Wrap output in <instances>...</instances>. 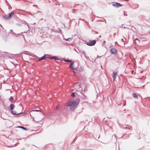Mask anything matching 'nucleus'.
I'll return each mask as SVG.
<instances>
[{
    "label": "nucleus",
    "mask_w": 150,
    "mask_h": 150,
    "mask_svg": "<svg viewBox=\"0 0 150 150\" xmlns=\"http://www.w3.org/2000/svg\"><path fill=\"white\" fill-rule=\"evenodd\" d=\"M11 113L13 114L14 115H20V114H21L22 113L21 112V113H18V114H17L16 111H13L12 110H11Z\"/></svg>",
    "instance_id": "obj_9"
},
{
    "label": "nucleus",
    "mask_w": 150,
    "mask_h": 150,
    "mask_svg": "<svg viewBox=\"0 0 150 150\" xmlns=\"http://www.w3.org/2000/svg\"><path fill=\"white\" fill-rule=\"evenodd\" d=\"M82 53L83 54H84V55H85V52H84V51H82Z\"/></svg>",
    "instance_id": "obj_26"
},
{
    "label": "nucleus",
    "mask_w": 150,
    "mask_h": 150,
    "mask_svg": "<svg viewBox=\"0 0 150 150\" xmlns=\"http://www.w3.org/2000/svg\"><path fill=\"white\" fill-rule=\"evenodd\" d=\"M116 50L115 48H112L110 50V52L112 54H115L116 53Z\"/></svg>",
    "instance_id": "obj_6"
},
{
    "label": "nucleus",
    "mask_w": 150,
    "mask_h": 150,
    "mask_svg": "<svg viewBox=\"0 0 150 150\" xmlns=\"http://www.w3.org/2000/svg\"><path fill=\"white\" fill-rule=\"evenodd\" d=\"M97 57H101L100 56H98V55H97Z\"/></svg>",
    "instance_id": "obj_34"
},
{
    "label": "nucleus",
    "mask_w": 150,
    "mask_h": 150,
    "mask_svg": "<svg viewBox=\"0 0 150 150\" xmlns=\"http://www.w3.org/2000/svg\"><path fill=\"white\" fill-rule=\"evenodd\" d=\"M124 15H125V16H127V15L125 13V12L124 13Z\"/></svg>",
    "instance_id": "obj_30"
},
{
    "label": "nucleus",
    "mask_w": 150,
    "mask_h": 150,
    "mask_svg": "<svg viewBox=\"0 0 150 150\" xmlns=\"http://www.w3.org/2000/svg\"><path fill=\"white\" fill-rule=\"evenodd\" d=\"M9 100L11 101H12L13 100V98L12 96H11L10 98H9Z\"/></svg>",
    "instance_id": "obj_18"
},
{
    "label": "nucleus",
    "mask_w": 150,
    "mask_h": 150,
    "mask_svg": "<svg viewBox=\"0 0 150 150\" xmlns=\"http://www.w3.org/2000/svg\"><path fill=\"white\" fill-rule=\"evenodd\" d=\"M40 11H38L36 13H37H37H40Z\"/></svg>",
    "instance_id": "obj_28"
},
{
    "label": "nucleus",
    "mask_w": 150,
    "mask_h": 150,
    "mask_svg": "<svg viewBox=\"0 0 150 150\" xmlns=\"http://www.w3.org/2000/svg\"><path fill=\"white\" fill-rule=\"evenodd\" d=\"M27 13H28V14H30V15H32L30 13H29V12H27Z\"/></svg>",
    "instance_id": "obj_29"
},
{
    "label": "nucleus",
    "mask_w": 150,
    "mask_h": 150,
    "mask_svg": "<svg viewBox=\"0 0 150 150\" xmlns=\"http://www.w3.org/2000/svg\"><path fill=\"white\" fill-rule=\"evenodd\" d=\"M96 41L95 40H90L88 42H86V44L88 46L94 45L96 43Z\"/></svg>",
    "instance_id": "obj_4"
},
{
    "label": "nucleus",
    "mask_w": 150,
    "mask_h": 150,
    "mask_svg": "<svg viewBox=\"0 0 150 150\" xmlns=\"http://www.w3.org/2000/svg\"><path fill=\"white\" fill-rule=\"evenodd\" d=\"M47 58V57L45 56V55L44 56L42 57H41V58H39V61L42 60L44 59H45Z\"/></svg>",
    "instance_id": "obj_10"
},
{
    "label": "nucleus",
    "mask_w": 150,
    "mask_h": 150,
    "mask_svg": "<svg viewBox=\"0 0 150 150\" xmlns=\"http://www.w3.org/2000/svg\"><path fill=\"white\" fill-rule=\"evenodd\" d=\"M112 137L113 138H114L116 140H117V139L116 138V135H115V134L113 135V136H112Z\"/></svg>",
    "instance_id": "obj_21"
},
{
    "label": "nucleus",
    "mask_w": 150,
    "mask_h": 150,
    "mask_svg": "<svg viewBox=\"0 0 150 150\" xmlns=\"http://www.w3.org/2000/svg\"><path fill=\"white\" fill-rule=\"evenodd\" d=\"M116 72H115V71L113 72V74L112 75V77L113 78V80L114 81L115 78H116Z\"/></svg>",
    "instance_id": "obj_8"
},
{
    "label": "nucleus",
    "mask_w": 150,
    "mask_h": 150,
    "mask_svg": "<svg viewBox=\"0 0 150 150\" xmlns=\"http://www.w3.org/2000/svg\"><path fill=\"white\" fill-rule=\"evenodd\" d=\"M127 128H128L127 127H125V129H127ZM128 128H129V129L130 130L131 129V127H128Z\"/></svg>",
    "instance_id": "obj_25"
},
{
    "label": "nucleus",
    "mask_w": 150,
    "mask_h": 150,
    "mask_svg": "<svg viewBox=\"0 0 150 150\" xmlns=\"http://www.w3.org/2000/svg\"><path fill=\"white\" fill-rule=\"evenodd\" d=\"M33 13L34 14H35V13Z\"/></svg>",
    "instance_id": "obj_36"
},
{
    "label": "nucleus",
    "mask_w": 150,
    "mask_h": 150,
    "mask_svg": "<svg viewBox=\"0 0 150 150\" xmlns=\"http://www.w3.org/2000/svg\"><path fill=\"white\" fill-rule=\"evenodd\" d=\"M75 89H79L81 87L80 85L78 83H76L75 84Z\"/></svg>",
    "instance_id": "obj_7"
},
{
    "label": "nucleus",
    "mask_w": 150,
    "mask_h": 150,
    "mask_svg": "<svg viewBox=\"0 0 150 150\" xmlns=\"http://www.w3.org/2000/svg\"><path fill=\"white\" fill-rule=\"evenodd\" d=\"M125 105H126V103H124L123 104V106H125Z\"/></svg>",
    "instance_id": "obj_33"
},
{
    "label": "nucleus",
    "mask_w": 150,
    "mask_h": 150,
    "mask_svg": "<svg viewBox=\"0 0 150 150\" xmlns=\"http://www.w3.org/2000/svg\"><path fill=\"white\" fill-rule=\"evenodd\" d=\"M79 99H76V100H73L67 103H66L67 106H70L71 110H74L77 107V105L79 104Z\"/></svg>",
    "instance_id": "obj_1"
},
{
    "label": "nucleus",
    "mask_w": 150,
    "mask_h": 150,
    "mask_svg": "<svg viewBox=\"0 0 150 150\" xmlns=\"http://www.w3.org/2000/svg\"><path fill=\"white\" fill-rule=\"evenodd\" d=\"M112 5L116 7H119L122 6V5L117 2H115L112 4Z\"/></svg>",
    "instance_id": "obj_5"
},
{
    "label": "nucleus",
    "mask_w": 150,
    "mask_h": 150,
    "mask_svg": "<svg viewBox=\"0 0 150 150\" xmlns=\"http://www.w3.org/2000/svg\"><path fill=\"white\" fill-rule=\"evenodd\" d=\"M126 40V39H125V38L124 37H123V38H121V40H122V41L123 42H124Z\"/></svg>",
    "instance_id": "obj_16"
},
{
    "label": "nucleus",
    "mask_w": 150,
    "mask_h": 150,
    "mask_svg": "<svg viewBox=\"0 0 150 150\" xmlns=\"http://www.w3.org/2000/svg\"><path fill=\"white\" fill-rule=\"evenodd\" d=\"M14 12H12L8 15H5L3 16V18L6 20L10 19L14 15Z\"/></svg>",
    "instance_id": "obj_2"
},
{
    "label": "nucleus",
    "mask_w": 150,
    "mask_h": 150,
    "mask_svg": "<svg viewBox=\"0 0 150 150\" xmlns=\"http://www.w3.org/2000/svg\"><path fill=\"white\" fill-rule=\"evenodd\" d=\"M99 37H100H100H101V36H100H100H99Z\"/></svg>",
    "instance_id": "obj_37"
},
{
    "label": "nucleus",
    "mask_w": 150,
    "mask_h": 150,
    "mask_svg": "<svg viewBox=\"0 0 150 150\" xmlns=\"http://www.w3.org/2000/svg\"><path fill=\"white\" fill-rule=\"evenodd\" d=\"M50 59H54L59 60V58H57L56 57L54 56L53 57H49Z\"/></svg>",
    "instance_id": "obj_11"
},
{
    "label": "nucleus",
    "mask_w": 150,
    "mask_h": 150,
    "mask_svg": "<svg viewBox=\"0 0 150 150\" xmlns=\"http://www.w3.org/2000/svg\"><path fill=\"white\" fill-rule=\"evenodd\" d=\"M82 96H81V97L83 99H86V96L83 94L82 93Z\"/></svg>",
    "instance_id": "obj_15"
},
{
    "label": "nucleus",
    "mask_w": 150,
    "mask_h": 150,
    "mask_svg": "<svg viewBox=\"0 0 150 150\" xmlns=\"http://www.w3.org/2000/svg\"><path fill=\"white\" fill-rule=\"evenodd\" d=\"M30 117H31V118L33 119V120H34V117L32 116V115H31V114L30 113Z\"/></svg>",
    "instance_id": "obj_19"
},
{
    "label": "nucleus",
    "mask_w": 150,
    "mask_h": 150,
    "mask_svg": "<svg viewBox=\"0 0 150 150\" xmlns=\"http://www.w3.org/2000/svg\"><path fill=\"white\" fill-rule=\"evenodd\" d=\"M33 6H36V7H38V6L37 5H33Z\"/></svg>",
    "instance_id": "obj_31"
},
{
    "label": "nucleus",
    "mask_w": 150,
    "mask_h": 150,
    "mask_svg": "<svg viewBox=\"0 0 150 150\" xmlns=\"http://www.w3.org/2000/svg\"><path fill=\"white\" fill-rule=\"evenodd\" d=\"M64 61H65V62H71V61L70 60H65Z\"/></svg>",
    "instance_id": "obj_23"
},
{
    "label": "nucleus",
    "mask_w": 150,
    "mask_h": 150,
    "mask_svg": "<svg viewBox=\"0 0 150 150\" xmlns=\"http://www.w3.org/2000/svg\"><path fill=\"white\" fill-rule=\"evenodd\" d=\"M65 40L66 41H70L72 39V38H68L67 39H65Z\"/></svg>",
    "instance_id": "obj_17"
},
{
    "label": "nucleus",
    "mask_w": 150,
    "mask_h": 150,
    "mask_svg": "<svg viewBox=\"0 0 150 150\" xmlns=\"http://www.w3.org/2000/svg\"><path fill=\"white\" fill-rule=\"evenodd\" d=\"M59 107V105H58L57 106H56L55 108V110H57L58 108Z\"/></svg>",
    "instance_id": "obj_22"
},
{
    "label": "nucleus",
    "mask_w": 150,
    "mask_h": 150,
    "mask_svg": "<svg viewBox=\"0 0 150 150\" xmlns=\"http://www.w3.org/2000/svg\"><path fill=\"white\" fill-rule=\"evenodd\" d=\"M21 150H24V149H21Z\"/></svg>",
    "instance_id": "obj_35"
},
{
    "label": "nucleus",
    "mask_w": 150,
    "mask_h": 150,
    "mask_svg": "<svg viewBox=\"0 0 150 150\" xmlns=\"http://www.w3.org/2000/svg\"><path fill=\"white\" fill-rule=\"evenodd\" d=\"M17 127L22 128V129L25 130H27L26 128L24 127H22V126H18V127Z\"/></svg>",
    "instance_id": "obj_14"
},
{
    "label": "nucleus",
    "mask_w": 150,
    "mask_h": 150,
    "mask_svg": "<svg viewBox=\"0 0 150 150\" xmlns=\"http://www.w3.org/2000/svg\"><path fill=\"white\" fill-rule=\"evenodd\" d=\"M79 65L77 62H76L74 63V62H71V63L70 67L72 70H74L77 68Z\"/></svg>",
    "instance_id": "obj_3"
},
{
    "label": "nucleus",
    "mask_w": 150,
    "mask_h": 150,
    "mask_svg": "<svg viewBox=\"0 0 150 150\" xmlns=\"http://www.w3.org/2000/svg\"><path fill=\"white\" fill-rule=\"evenodd\" d=\"M135 40H137L139 42V40L137 38L135 39Z\"/></svg>",
    "instance_id": "obj_27"
},
{
    "label": "nucleus",
    "mask_w": 150,
    "mask_h": 150,
    "mask_svg": "<svg viewBox=\"0 0 150 150\" xmlns=\"http://www.w3.org/2000/svg\"><path fill=\"white\" fill-rule=\"evenodd\" d=\"M15 107L14 105L13 104H11L10 106V108L11 109V110H12L14 109Z\"/></svg>",
    "instance_id": "obj_12"
},
{
    "label": "nucleus",
    "mask_w": 150,
    "mask_h": 150,
    "mask_svg": "<svg viewBox=\"0 0 150 150\" xmlns=\"http://www.w3.org/2000/svg\"><path fill=\"white\" fill-rule=\"evenodd\" d=\"M132 96H133V97H134L135 98H137V95L135 93H133Z\"/></svg>",
    "instance_id": "obj_13"
},
{
    "label": "nucleus",
    "mask_w": 150,
    "mask_h": 150,
    "mask_svg": "<svg viewBox=\"0 0 150 150\" xmlns=\"http://www.w3.org/2000/svg\"><path fill=\"white\" fill-rule=\"evenodd\" d=\"M33 111H40V110H32L30 111V112H31Z\"/></svg>",
    "instance_id": "obj_20"
},
{
    "label": "nucleus",
    "mask_w": 150,
    "mask_h": 150,
    "mask_svg": "<svg viewBox=\"0 0 150 150\" xmlns=\"http://www.w3.org/2000/svg\"><path fill=\"white\" fill-rule=\"evenodd\" d=\"M73 72L74 73V75H75L76 74L75 72L74 71H73Z\"/></svg>",
    "instance_id": "obj_32"
},
{
    "label": "nucleus",
    "mask_w": 150,
    "mask_h": 150,
    "mask_svg": "<svg viewBox=\"0 0 150 150\" xmlns=\"http://www.w3.org/2000/svg\"><path fill=\"white\" fill-rule=\"evenodd\" d=\"M25 54H27V53H25Z\"/></svg>",
    "instance_id": "obj_38"
},
{
    "label": "nucleus",
    "mask_w": 150,
    "mask_h": 150,
    "mask_svg": "<svg viewBox=\"0 0 150 150\" xmlns=\"http://www.w3.org/2000/svg\"><path fill=\"white\" fill-rule=\"evenodd\" d=\"M71 96L73 97H74L75 96V93H74V92H73L72 93V95H71Z\"/></svg>",
    "instance_id": "obj_24"
}]
</instances>
